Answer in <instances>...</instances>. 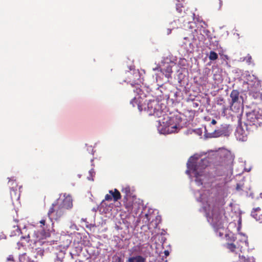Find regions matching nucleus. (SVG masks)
I'll list each match as a JSON object with an SVG mask.
<instances>
[{"mask_svg":"<svg viewBox=\"0 0 262 262\" xmlns=\"http://www.w3.org/2000/svg\"><path fill=\"white\" fill-rule=\"evenodd\" d=\"M199 156L197 155L189 158L187 163V169L186 173L188 175H190L191 172L194 173L196 178L195 181L202 185L203 183L199 179V177L203 175V170L207 166L208 162L206 159H201L199 161Z\"/></svg>","mask_w":262,"mask_h":262,"instance_id":"f257e3e1","label":"nucleus"},{"mask_svg":"<svg viewBox=\"0 0 262 262\" xmlns=\"http://www.w3.org/2000/svg\"><path fill=\"white\" fill-rule=\"evenodd\" d=\"M176 119L175 117L169 116L164 112L158 121L160 133L163 134H169L177 132L178 124L176 123Z\"/></svg>","mask_w":262,"mask_h":262,"instance_id":"f03ea898","label":"nucleus"},{"mask_svg":"<svg viewBox=\"0 0 262 262\" xmlns=\"http://www.w3.org/2000/svg\"><path fill=\"white\" fill-rule=\"evenodd\" d=\"M216 158L217 161L215 165L228 169L232 166L234 156L230 151L224 149L217 152Z\"/></svg>","mask_w":262,"mask_h":262,"instance_id":"7ed1b4c3","label":"nucleus"},{"mask_svg":"<svg viewBox=\"0 0 262 262\" xmlns=\"http://www.w3.org/2000/svg\"><path fill=\"white\" fill-rule=\"evenodd\" d=\"M66 210V209L59 204L58 200L52 204L48 211V215L50 219L53 218L57 220L65 213Z\"/></svg>","mask_w":262,"mask_h":262,"instance_id":"20e7f679","label":"nucleus"},{"mask_svg":"<svg viewBox=\"0 0 262 262\" xmlns=\"http://www.w3.org/2000/svg\"><path fill=\"white\" fill-rule=\"evenodd\" d=\"M145 110L149 115L155 116L158 118H161L164 112L161 110L159 101L156 100H149Z\"/></svg>","mask_w":262,"mask_h":262,"instance_id":"39448f33","label":"nucleus"},{"mask_svg":"<svg viewBox=\"0 0 262 262\" xmlns=\"http://www.w3.org/2000/svg\"><path fill=\"white\" fill-rule=\"evenodd\" d=\"M247 124L255 125L256 127L262 124V113L254 110L247 113Z\"/></svg>","mask_w":262,"mask_h":262,"instance_id":"423d86ee","label":"nucleus"},{"mask_svg":"<svg viewBox=\"0 0 262 262\" xmlns=\"http://www.w3.org/2000/svg\"><path fill=\"white\" fill-rule=\"evenodd\" d=\"M210 208V212H208V216L209 219H211V223L213 224H216L221 219L220 207L218 205H213L212 207L209 205Z\"/></svg>","mask_w":262,"mask_h":262,"instance_id":"0eeeda50","label":"nucleus"},{"mask_svg":"<svg viewBox=\"0 0 262 262\" xmlns=\"http://www.w3.org/2000/svg\"><path fill=\"white\" fill-rule=\"evenodd\" d=\"M247 84L248 85V89H252L258 87L259 85V81L254 75H248L247 78Z\"/></svg>","mask_w":262,"mask_h":262,"instance_id":"6e6552de","label":"nucleus"},{"mask_svg":"<svg viewBox=\"0 0 262 262\" xmlns=\"http://www.w3.org/2000/svg\"><path fill=\"white\" fill-rule=\"evenodd\" d=\"M122 193H124L125 195L123 198V202L125 204L124 205L126 208L130 209L132 206L130 203H127L128 197L130 196V189L129 187H126L123 188L122 190Z\"/></svg>","mask_w":262,"mask_h":262,"instance_id":"1a4fd4ad","label":"nucleus"},{"mask_svg":"<svg viewBox=\"0 0 262 262\" xmlns=\"http://www.w3.org/2000/svg\"><path fill=\"white\" fill-rule=\"evenodd\" d=\"M59 204L66 210L71 209L73 206L72 199L71 196H66L62 200H59Z\"/></svg>","mask_w":262,"mask_h":262,"instance_id":"9d476101","label":"nucleus"},{"mask_svg":"<svg viewBox=\"0 0 262 262\" xmlns=\"http://www.w3.org/2000/svg\"><path fill=\"white\" fill-rule=\"evenodd\" d=\"M239 93L236 90H233L230 93V97L231 98V102H230V107L231 108L234 104L240 103L239 99Z\"/></svg>","mask_w":262,"mask_h":262,"instance_id":"9b49d317","label":"nucleus"},{"mask_svg":"<svg viewBox=\"0 0 262 262\" xmlns=\"http://www.w3.org/2000/svg\"><path fill=\"white\" fill-rule=\"evenodd\" d=\"M33 235L35 236L36 238L34 240V242H36L38 241H40L41 239H43V238H46L47 237L50 236V233L49 232H45L44 234H42V232H35L33 233Z\"/></svg>","mask_w":262,"mask_h":262,"instance_id":"f8f14e48","label":"nucleus"},{"mask_svg":"<svg viewBox=\"0 0 262 262\" xmlns=\"http://www.w3.org/2000/svg\"><path fill=\"white\" fill-rule=\"evenodd\" d=\"M160 71L167 78L171 77V74L172 73V67L170 65H167L165 68L161 69Z\"/></svg>","mask_w":262,"mask_h":262,"instance_id":"ddd939ff","label":"nucleus"},{"mask_svg":"<svg viewBox=\"0 0 262 262\" xmlns=\"http://www.w3.org/2000/svg\"><path fill=\"white\" fill-rule=\"evenodd\" d=\"M260 208L257 207L253 209L251 215L256 220L260 221L262 220V214L260 213Z\"/></svg>","mask_w":262,"mask_h":262,"instance_id":"4468645a","label":"nucleus"},{"mask_svg":"<svg viewBox=\"0 0 262 262\" xmlns=\"http://www.w3.org/2000/svg\"><path fill=\"white\" fill-rule=\"evenodd\" d=\"M146 259L141 255H137L128 258L126 262H145Z\"/></svg>","mask_w":262,"mask_h":262,"instance_id":"2eb2a0df","label":"nucleus"},{"mask_svg":"<svg viewBox=\"0 0 262 262\" xmlns=\"http://www.w3.org/2000/svg\"><path fill=\"white\" fill-rule=\"evenodd\" d=\"M238 262H254V259L252 257L248 256L247 255L239 253Z\"/></svg>","mask_w":262,"mask_h":262,"instance_id":"dca6fc26","label":"nucleus"},{"mask_svg":"<svg viewBox=\"0 0 262 262\" xmlns=\"http://www.w3.org/2000/svg\"><path fill=\"white\" fill-rule=\"evenodd\" d=\"M109 193L112 195L115 202L118 201L121 198L120 192L117 189H115L114 191L113 190H110Z\"/></svg>","mask_w":262,"mask_h":262,"instance_id":"f3484780","label":"nucleus"},{"mask_svg":"<svg viewBox=\"0 0 262 262\" xmlns=\"http://www.w3.org/2000/svg\"><path fill=\"white\" fill-rule=\"evenodd\" d=\"M10 196L12 200H17L20 196V193L17 191L16 189L13 188L10 189Z\"/></svg>","mask_w":262,"mask_h":262,"instance_id":"a211bd4d","label":"nucleus"},{"mask_svg":"<svg viewBox=\"0 0 262 262\" xmlns=\"http://www.w3.org/2000/svg\"><path fill=\"white\" fill-rule=\"evenodd\" d=\"M225 246L231 252H236V250L239 249V247H237L233 243H227Z\"/></svg>","mask_w":262,"mask_h":262,"instance_id":"6ab92c4d","label":"nucleus"},{"mask_svg":"<svg viewBox=\"0 0 262 262\" xmlns=\"http://www.w3.org/2000/svg\"><path fill=\"white\" fill-rule=\"evenodd\" d=\"M13 230L11 232V236H16V235H19L20 233H21L20 229L19 228V227L17 226H13Z\"/></svg>","mask_w":262,"mask_h":262,"instance_id":"aec40b11","label":"nucleus"},{"mask_svg":"<svg viewBox=\"0 0 262 262\" xmlns=\"http://www.w3.org/2000/svg\"><path fill=\"white\" fill-rule=\"evenodd\" d=\"M218 58V55L214 51H210L209 55V58L211 60H215Z\"/></svg>","mask_w":262,"mask_h":262,"instance_id":"412c9836","label":"nucleus"},{"mask_svg":"<svg viewBox=\"0 0 262 262\" xmlns=\"http://www.w3.org/2000/svg\"><path fill=\"white\" fill-rule=\"evenodd\" d=\"M130 103L132 104L133 107H135L136 105H137L140 111H141L142 110L141 106L138 103L137 99L136 98H134L132 100V101H130Z\"/></svg>","mask_w":262,"mask_h":262,"instance_id":"4be33fe9","label":"nucleus"},{"mask_svg":"<svg viewBox=\"0 0 262 262\" xmlns=\"http://www.w3.org/2000/svg\"><path fill=\"white\" fill-rule=\"evenodd\" d=\"M30 238V234H28L27 235L22 236L20 237L21 239H25L27 243H29V242Z\"/></svg>","mask_w":262,"mask_h":262,"instance_id":"5701e85b","label":"nucleus"},{"mask_svg":"<svg viewBox=\"0 0 262 262\" xmlns=\"http://www.w3.org/2000/svg\"><path fill=\"white\" fill-rule=\"evenodd\" d=\"M244 60H246L247 62L250 63L252 61V57L248 54L246 57H245Z\"/></svg>","mask_w":262,"mask_h":262,"instance_id":"b1692460","label":"nucleus"},{"mask_svg":"<svg viewBox=\"0 0 262 262\" xmlns=\"http://www.w3.org/2000/svg\"><path fill=\"white\" fill-rule=\"evenodd\" d=\"M112 199H113V196H112V195L111 194H107L105 195V201H111L112 200Z\"/></svg>","mask_w":262,"mask_h":262,"instance_id":"393cba45","label":"nucleus"},{"mask_svg":"<svg viewBox=\"0 0 262 262\" xmlns=\"http://www.w3.org/2000/svg\"><path fill=\"white\" fill-rule=\"evenodd\" d=\"M183 7L182 5L181 4H177L176 5V9L179 13H181L182 11V8Z\"/></svg>","mask_w":262,"mask_h":262,"instance_id":"a878e982","label":"nucleus"},{"mask_svg":"<svg viewBox=\"0 0 262 262\" xmlns=\"http://www.w3.org/2000/svg\"><path fill=\"white\" fill-rule=\"evenodd\" d=\"M223 103H224V100L223 98H219L217 100V104L218 105H222Z\"/></svg>","mask_w":262,"mask_h":262,"instance_id":"bb28decb","label":"nucleus"},{"mask_svg":"<svg viewBox=\"0 0 262 262\" xmlns=\"http://www.w3.org/2000/svg\"><path fill=\"white\" fill-rule=\"evenodd\" d=\"M7 262H15L13 255H9L7 258Z\"/></svg>","mask_w":262,"mask_h":262,"instance_id":"cd10ccee","label":"nucleus"},{"mask_svg":"<svg viewBox=\"0 0 262 262\" xmlns=\"http://www.w3.org/2000/svg\"><path fill=\"white\" fill-rule=\"evenodd\" d=\"M46 220H45V219H42L41 220H40V221H39V223H40L41 224V225H42V226H45V224H46Z\"/></svg>","mask_w":262,"mask_h":262,"instance_id":"c85d7f7f","label":"nucleus"},{"mask_svg":"<svg viewBox=\"0 0 262 262\" xmlns=\"http://www.w3.org/2000/svg\"><path fill=\"white\" fill-rule=\"evenodd\" d=\"M164 253V254H165V255L166 256H168V255H169V252H168V250H165Z\"/></svg>","mask_w":262,"mask_h":262,"instance_id":"c756f323","label":"nucleus"},{"mask_svg":"<svg viewBox=\"0 0 262 262\" xmlns=\"http://www.w3.org/2000/svg\"><path fill=\"white\" fill-rule=\"evenodd\" d=\"M211 124L215 125L216 124V121L215 119H212L211 121Z\"/></svg>","mask_w":262,"mask_h":262,"instance_id":"7c9ffc66","label":"nucleus"},{"mask_svg":"<svg viewBox=\"0 0 262 262\" xmlns=\"http://www.w3.org/2000/svg\"><path fill=\"white\" fill-rule=\"evenodd\" d=\"M246 138V136H243L242 138H239V140H241L242 141L245 140Z\"/></svg>","mask_w":262,"mask_h":262,"instance_id":"2f4dec72","label":"nucleus"},{"mask_svg":"<svg viewBox=\"0 0 262 262\" xmlns=\"http://www.w3.org/2000/svg\"><path fill=\"white\" fill-rule=\"evenodd\" d=\"M259 97H260V99L262 100V90L259 93Z\"/></svg>","mask_w":262,"mask_h":262,"instance_id":"473e14b6","label":"nucleus"},{"mask_svg":"<svg viewBox=\"0 0 262 262\" xmlns=\"http://www.w3.org/2000/svg\"><path fill=\"white\" fill-rule=\"evenodd\" d=\"M55 262H62V261L59 258H57Z\"/></svg>","mask_w":262,"mask_h":262,"instance_id":"72a5a7b5","label":"nucleus"},{"mask_svg":"<svg viewBox=\"0 0 262 262\" xmlns=\"http://www.w3.org/2000/svg\"><path fill=\"white\" fill-rule=\"evenodd\" d=\"M226 110V108L224 107V110L225 111Z\"/></svg>","mask_w":262,"mask_h":262,"instance_id":"f704fd0d","label":"nucleus"},{"mask_svg":"<svg viewBox=\"0 0 262 262\" xmlns=\"http://www.w3.org/2000/svg\"><path fill=\"white\" fill-rule=\"evenodd\" d=\"M240 252H241V253H242V249H240Z\"/></svg>","mask_w":262,"mask_h":262,"instance_id":"c9c22d12","label":"nucleus"},{"mask_svg":"<svg viewBox=\"0 0 262 262\" xmlns=\"http://www.w3.org/2000/svg\"><path fill=\"white\" fill-rule=\"evenodd\" d=\"M149 262H153L152 261H149Z\"/></svg>","mask_w":262,"mask_h":262,"instance_id":"e433bc0d","label":"nucleus"}]
</instances>
